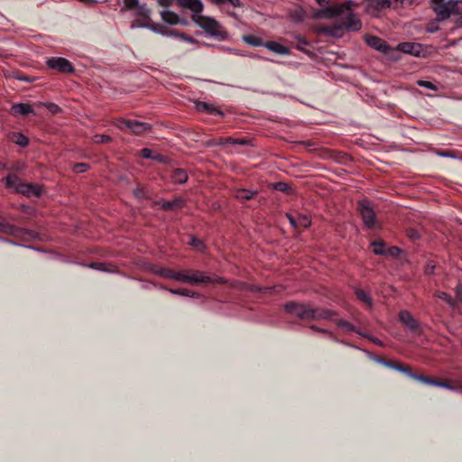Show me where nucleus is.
Masks as SVG:
<instances>
[{"label":"nucleus","instance_id":"obj_42","mask_svg":"<svg viewBox=\"0 0 462 462\" xmlns=\"http://www.w3.org/2000/svg\"><path fill=\"white\" fill-rule=\"evenodd\" d=\"M273 188L276 190H279V191H282V192H284V193H289L290 190L291 189V186L288 183L283 182V181L276 182L273 185Z\"/></svg>","mask_w":462,"mask_h":462},{"label":"nucleus","instance_id":"obj_20","mask_svg":"<svg viewBox=\"0 0 462 462\" xmlns=\"http://www.w3.org/2000/svg\"><path fill=\"white\" fill-rule=\"evenodd\" d=\"M195 107L199 112H207L208 114L213 115H219L223 116V112L219 110L217 107L214 106V105L203 102V101H196L195 102Z\"/></svg>","mask_w":462,"mask_h":462},{"label":"nucleus","instance_id":"obj_24","mask_svg":"<svg viewBox=\"0 0 462 462\" xmlns=\"http://www.w3.org/2000/svg\"><path fill=\"white\" fill-rule=\"evenodd\" d=\"M185 200L181 198H177L171 201H162L161 205V208L163 210H174L180 208L184 206Z\"/></svg>","mask_w":462,"mask_h":462},{"label":"nucleus","instance_id":"obj_22","mask_svg":"<svg viewBox=\"0 0 462 462\" xmlns=\"http://www.w3.org/2000/svg\"><path fill=\"white\" fill-rule=\"evenodd\" d=\"M400 320L410 329L414 330L418 328V322L412 315L407 310H402L399 314Z\"/></svg>","mask_w":462,"mask_h":462},{"label":"nucleus","instance_id":"obj_11","mask_svg":"<svg viewBox=\"0 0 462 462\" xmlns=\"http://www.w3.org/2000/svg\"><path fill=\"white\" fill-rule=\"evenodd\" d=\"M47 66L50 69H56L62 73H72L74 72V67L69 60L61 57H52L47 61Z\"/></svg>","mask_w":462,"mask_h":462},{"label":"nucleus","instance_id":"obj_18","mask_svg":"<svg viewBox=\"0 0 462 462\" xmlns=\"http://www.w3.org/2000/svg\"><path fill=\"white\" fill-rule=\"evenodd\" d=\"M11 114L14 116H27L29 114H33L34 110L30 104L26 103H16L14 104L11 107Z\"/></svg>","mask_w":462,"mask_h":462},{"label":"nucleus","instance_id":"obj_9","mask_svg":"<svg viewBox=\"0 0 462 462\" xmlns=\"http://www.w3.org/2000/svg\"><path fill=\"white\" fill-rule=\"evenodd\" d=\"M222 277H210L201 271H189V284L199 285L202 283H225Z\"/></svg>","mask_w":462,"mask_h":462},{"label":"nucleus","instance_id":"obj_45","mask_svg":"<svg viewBox=\"0 0 462 462\" xmlns=\"http://www.w3.org/2000/svg\"><path fill=\"white\" fill-rule=\"evenodd\" d=\"M417 84L420 87L426 88L433 91H437L439 89L435 84L428 80H418Z\"/></svg>","mask_w":462,"mask_h":462},{"label":"nucleus","instance_id":"obj_55","mask_svg":"<svg viewBox=\"0 0 462 462\" xmlns=\"http://www.w3.org/2000/svg\"><path fill=\"white\" fill-rule=\"evenodd\" d=\"M434 268H435V266H434L433 264H431V263H428V264L426 265V267H425V273H426L427 274H431V273H434Z\"/></svg>","mask_w":462,"mask_h":462},{"label":"nucleus","instance_id":"obj_62","mask_svg":"<svg viewBox=\"0 0 462 462\" xmlns=\"http://www.w3.org/2000/svg\"><path fill=\"white\" fill-rule=\"evenodd\" d=\"M380 363L384 365L387 367H390V368H393V366L395 365V363H393L391 361H386V360H380Z\"/></svg>","mask_w":462,"mask_h":462},{"label":"nucleus","instance_id":"obj_53","mask_svg":"<svg viewBox=\"0 0 462 462\" xmlns=\"http://www.w3.org/2000/svg\"><path fill=\"white\" fill-rule=\"evenodd\" d=\"M174 0H158V3L162 6H171L173 4Z\"/></svg>","mask_w":462,"mask_h":462},{"label":"nucleus","instance_id":"obj_39","mask_svg":"<svg viewBox=\"0 0 462 462\" xmlns=\"http://www.w3.org/2000/svg\"><path fill=\"white\" fill-rule=\"evenodd\" d=\"M456 304L458 302L457 310L462 313V283L457 284L456 287Z\"/></svg>","mask_w":462,"mask_h":462},{"label":"nucleus","instance_id":"obj_21","mask_svg":"<svg viewBox=\"0 0 462 462\" xmlns=\"http://www.w3.org/2000/svg\"><path fill=\"white\" fill-rule=\"evenodd\" d=\"M264 47L280 55H288L290 53L288 47L274 41L265 42Z\"/></svg>","mask_w":462,"mask_h":462},{"label":"nucleus","instance_id":"obj_49","mask_svg":"<svg viewBox=\"0 0 462 462\" xmlns=\"http://www.w3.org/2000/svg\"><path fill=\"white\" fill-rule=\"evenodd\" d=\"M401 253V249L397 246H392L386 250V254L397 257Z\"/></svg>","mask_w":462,"mask_h":462},{"label":"nucleus","instance_id":"obj_54","mask_svg":"<svg viewBox=\"0 0 462 462\" xmlns=\"http://www.w3.org/2000/svg\"><path fill=\"white\" fill-rule=\"evenodd\" d=\"M226 2H228L234 7H241L242 6V3L240 0H226Z\"/></svg>","mask_w":462,"mask_h":462},{"label":"nucleus","instance_id":"obj_57","mask_svg":"<svg viewBox=\"0 0 462 462\" xmlns=\"http://www.w3.org/2000/svg\"><path fill=\"white\" fill-rule=\"evenodd\" d=\"M178 33H180V32L175 31V30H164V34L163 35L177 36L178 37Z\"/></svg>","mask_w":462,"mask_h":462},{"label":"nucleus","instance_id":"obj_17","mask_svg":"<svg viewBox=\"0 0 462 462\" xmlns=\"http://www.w3.org/2000/svg\"><path fill=\"white\" fill-rule=\"evenodd\" d=\"M179 6L189 9L192 14H199L203 11V4L200 0H177Z\"/></svg>","mask_w":462,"mask_h":462},{"label":"nucleus","instance_id":"obj_8","mask_svg":"<svg viewBox=\"0 0 462 462\" xmlns=\"http://www.w3.org/2000/svg\"><path fill=\"white\" fill-rule=\"evenodd\" d=\"M357 208L363 219L364 225L367 228L373 229L378 226L374 210L372 207V203L369 200L363 199L358 201Z\"/></svg>","mask_w":462,"mask_h":462},{"label":"nucleus","instance_id":"obj_40","mask_svg":"<svg viewBox=\"0 0 462 462\" xmlns=\"http://www.w3.org/2000/svg\"><path fill=\"white\" fill-rule=\"evenodd\" d=\"M88 169H89V165L88 163H84V162L75 163L72 167V171L75 173H83V172L87 171Z\"/></svg>","mask_w":462,"mask_h":462},{"label":"nucleus","instance_id":"obj_28","mask_svg":"<svg viewBox=\"0 0 462 462\" xmlns=\"http://www.w3.org/2000/svg\"><path fill=\"white\" fill-rule=\"evenodd\" d=\"M89 267L102 272L114 273L116 272V266L106 263L95 262L89 264Z\"/></svg>","mask_w":462,"mask_h":462},{"label":"nucleus","instance_id":"obj_38","mask_svg":"<svg viewBox=\"0 0 462 462\" xmlns=\"http://www.w3.org/2000/svg\"><path fill=\"white\" fill-rule=\"evenodd\" d=\"M154 273L159 275V276L165 277V278L172 280L173 270L167 269V268H159V269H156L154 271Z\"/></svg>","mask_w":462,"mask_h":462},{"label":"nucleus","instance_id":"obj_33","mask_svg":"<svg viewBox=\"0 0 462 462\" xmlns=\"http://www.w3.org/2000/svg\"><path fill=\"white\" fill-rule=\"evenodd\" d=\"M373 251L375 254L384 255L386 254L385 244L382 241H374L371 244Z\"/></svg>","mask_w":462,"mask_h":462},{"label":"nucleus","instance_id":"obj_3","mask_svg":"<svg viewBox=\"0 0 462 462\" xmlns=\"http://www.w3.org/2000/svg\"><path fill=\"white\" fill-rule=\"evenodd\" d=\"M432 9L438 21L451 18L457 26L462 27V1L461 0H430Z\"/></svg>","mask_w":462,"mask_h":462},{"label":"nucleus","instance_id":"obj_64","mask_svg":"<svg viewBox=\"0 0 462 462\" xmlns=\"http://www.w3.org/2000/svg\"><path fill=\"white\" fill-rule=\"evenodd\" d=\"M457 392L462 393V381L457 380Z\"/></svg>","mask_w":462,"mask_h":462},{"label":"nucleus","instance_id":"obj_25","mask_svg":"<svg viewBox=\"0 0 462 462\" xmlns=\"http://www.w3.org/2000/svg\"><path fill=\"white\" fill-rule=\"evenodd\" d=\"M337 325V327L342 328L343 330L346 331V332H355L358 335L361 336V334H363V332L356 328L353 324H351L350 322L345 320V319H333Z\"/></svg>","mask_w":462,"mask_h":462},{"label":"nucleus","instance_id":"obj_2","mask_svg":"<svg viewBox=\"0 0 462 462\" xmlns=\"http://www.w3.org/2000/svg\"><path fill=\"white\" fill-rule=\"evenodd\" d=\"M284 309L302 320L333 319L337 312L324 308H314L311 305L301 304L294 301L288 302Z\"/></svg>","mask_w":462,"mask_h":462},{"label":"nucleus","instance_id":"obj_1","mask_svg":"<svg viewBox=\"0 0 462 462\" xmlns=\"http://www.w3.org/2000/svg\"><path fill=\"white\" fill-rule=\"evenodd\" d=\"M351 1L345 2L338 5L327 6L324 9L319 10L316 13L315 17L317 18H333L337 16H342L344 19L341 23L344 26V30L350 32H357L362 27L360 19L351 10Z\"/></svg>","mask_w":462,"mask_h":462},{"label":"nucleus","instance_id":"obj_35","mask_svg":"<svg viewBox=\"0 0 462 462\" xmlns=\"http://www.w3.org/2000/svg\"><path fill=\"white\" fill-rule=\"evenodd\" d=\"M134 195L138 199H148L149 198V191H148L146 187L138 185L134 189Z\"/></svg>","mask_w":462,"mask_h":462},{"label":"nucleus","instance_id":"obj_32","mask_svg":"<svg viewBox=\"0 0 462 462\" xmlns=\"http://www.w3.org/2000/svg\"><path fill=\"white\" fill-rule=\"evenodd\" d=\"M311 224L310 217L307 215L300 214L296 217V227H309Z\"/></svg>","mask_w":462,"mask_h":462},{"label":"nucleus","instance_id":"obj_31","mask_svg":"<svg viewBox=\"0 0 462 462\" xmlns=\"http://www.w3.org/2000/svg\"><path fill=\"white\" fill-rule=\"evenodd\" d=\"M243 41L248 45L254 47L264 46L265 43L262 38L257 37L255 35H245L243 37Z\"/></svg>","mask_w":462,"mask_h":462},{"label":"nucleus","instance_id":"obj_15","mask_svg":"<svg viewBox=\"0 0 462 462\" xmlns=\"http://www.w3.org/2000/svg\"><path fill=\"white\" fill-rule=\"evenodd\" d=\"M396 50L418 57L422 51V45L415 42H402L397 45Z\"/></svg>","mask_w":462,"mask_h":462},{"label":"nucleus","instance_id":"obj_19","mask_svg":"<svg viewBox=\"0 0 462 462\" xmlns=\"http://www.w3.org/2000/svg\"><path fill=\"white\" fill-rule=\"evenodd\" d=\"M160 14H161V17L163 20V22H165L171 25H176L179 23H181V24L187 23V22L185 20H180L179 15L172 11L162 10L160 13Z\"/></svg>","mask_w":462,"mask_h":462},{"label":"nucleus","instance_id":"obj_61","mask_svg":"<svg viewBox=\"0 0 462 462\" xmlns=\"http://www.w3.org/2000/svg\"><path fill=\"white\" fill-rule=\"evenodd\" d=\"M289 221H290V224L293 226V227H296V217H293L291 214H287L286 215Z\"/></svg>","mask_w":462,"mask_h":462},{"label":"nucleus","instance_id":"obj_13","mask_svg":"<svg viewBox=\"0 0 462 462\" xmlns=\"http://www.w3.org/2000/svg\"><path fill=\"white\" fill-rule=\"evenodd\" d=\"M317 32L325 36L340 38L344 33V26L341 23H335L333 25H319L316 29Z\"/></svg>","mask_w":462,"mask_h":462},{"label":"nucleus","instance_id":"obj_30","mask_svg":"<svg viewBox=\"0 0 462 462\" xmlns=\"http://www.w3.org/2000/svg\"><path fill=\"white\" fill-rule=\"evenodd\" d=\"M356 295L357 297V299L364 302L365 305H367L368 307H372L373 305V300L372 298L370 297L369 293H367L366 291H365L364 290L362 289H356Z\"/></svg>","mask_w":462,"mask_h":462},{"label":"nucleus","instance_id":"obj_23","mask_svg":"<svg viewBox=\"0 0 462 462\" xmlns=\"http://www.w3.org/2000/svg\"><path fill=\"white\" fill-rule=\"evenodd\" d=\"M188 174L183 169H174L171 172V179L173 183L184 184L188 180Z\"/></svg>","mask_w":462,"mask_h":462},{"label":"nucleus","instance_id":"obj_48","mask_svg":"<svg viewBox=\"0 0 462 462\" xmlns=\"http://www.w3.org/2000/svg\"><path fill=\"white\" fill-rule=\"evenodd\" d=\"M143 26L150 28L152 31L155 32L161 33L162 35L164 34V28L161 24H145Z\"/></svg>","mask_w":462,"mask_h":462},{"label":"nucleus","instance_id":"obj_16","mask_svg":"<svg viewBox=\"0 0 462 462\" xmlns=\"http://www.w3.org/2000/svg\"><path fill=\"white\" fill-rule=\"evenodd\" d=\"M420 382L423 383L425 384H428V385L441 387V388H445V389L451 390V391H456V389H457V381H454L451 383L448 381L440 382V381L433 379L431 377L423 375L422 378H420Z\"/></svg>","mask_w":462,"mask_h":462},{"label":"nucleus","instance_id":"obj_14","mask_svg":"<svg viewBox=\"0 0 462 462\" xmlns=\"http://www.w3.org/2000/svg\"><path fill=\"white\" fill-rule=\"evenodd\" d=\"M365 42L371 48L384 54H388L391 51V47L389 46V44L385 41L377 36H366Z\"/></svg>","mask_w":462,"mask_h":462},{"label":"nucleus","instance_id":"obj_43","mask_svg":"<svg viewBox=\"0 0 462 462\" xmlns=\"http://www.w3.org/2000/svg\"><path fill=\"white\" fill-rule=\"evenodd\" d=\"M139 5L138 0H124V7L121 11L125 10H134Z\"/></svg>","mask_w":462,"mask_h":462},{"label":"nucleus","instance_id":"obj_4","mask_svg":"<svg viewBox=\"0 0 462 462\" xmlns=\"http://www.w3.org/2000/svg\"><path fill=\"white\" fill-rule=\"evenodd\" d=\"M6 188L14 189L16 193L23 194L28 198L40 197L42 187L38 184L24 183L16 174H9L4 180Z\"/></svg>","mask_w":462,"mask_h":462},{"label":"nucleus","instance_id":"obj_36","mask_svg":"<svg viewBox=\"0 0 462 462\" xmlns=\"http://www.w3.org/2000/svg\"><path fill=\"white\" fill-rule=\"evenodd\" d=\"M435 296L439 299L445 300L450 307L456 308V300L445 291H438Z\"/></svg>","mask_w":462,"mask_h":462},{"label":"nucleus","instance_id":"obj_63","mask_svg":"<svg viewBox=\"0 0 462 462\" xmlns=\"http://www.w3.org/2000/svg\"><path fill=\"white\" fill-rule=\"evenodd\" d=\"M17 79L21 81H26V82L32 81V79L28 76H19Z\"/></svg>","mask_w":462,"mask_h":462},{"label":"nucleus","instance_id":"obj_58","mask_svg":"<svg viewBox=\"0 0 462 462\" xmlns=\"http://www.w3.org/2000/svg\"><path fill=\"white\" fill-rule=\"evenodd\" d=\"M152 160L162 162L165 160V157L162 154L156 153L155 155H152Z\"/></svg>","mask_w":462,"mask_h":462},{"label":"nucleus","instance_id":"obj_60","mask_svg":"<svg viewBox=\"0 0 462 462\" xmlns=\"http://www.w3.org/2000/svg\"><path fill=\"white\" fill-rule=\"evenodd\" d=\"M234 141H236V139L228 137V138H226V139H221L218 143L219 144H226V143H232L233 144Z\"/></svg>","mask_w":462,"mask_h":462},{"label":"nucleus","instance_id":"obj_37","mask_svg":"<svg viewBox=\"0 0 462 462\" xmlns=\"http://www.w3.org/2000/svg\"><path fill=\"white\" fill-rule=\"evenodd\" d=\"M135 10H136V15L138 17H141L144 20L149 19L150 11L144 5H139Z\"/></svg>","mask_w":462,"mask_h":462},{"label":"nucleus","instance_id":"obj_34","mask_svg":"<svg viewBox=\"0 0 462 462\" xmlns=\"http://www.w3.org/2000/svg\"><path fill=\"white\" fill-rule=\"evenodd\" d=\"M172 280L184 283H189V271H173Z\"/></svg>","mask_w":462,"mask_h":462},{"label":"nucleus","instance_id":"obj_50","mask_svg":"<svg viewBox=\"0 0 462 462\" xmlns=\"http://www.w3.org/2000/svg\"><path fill=\"white\" fill-rule=\"evenodd\" d=\"M361 337L367 338L368 340L374 342V344H376L378 346H383V342L380 339H378L369 334L363 333V334H361Z\"/></svg>","mask_w":462,"mask_h":462},{"label":"nucleus","instance_id":"obj_46","mask_svg":"<svg viewBox=\"0 0 462 462\" xmlns=\"http://www.w3.org/2000/svg\"><path fill=\"white\" fill-rule=\"evenodd\" d=\"M14 142H15L18 145H20V146H22V147H25V146H27V145H28V143H29V140H28V138H27L25 135H23V134H18L16 135V139L14 140Z\"/></svg>","mask_w":462,"mask_h":462},{"label":"nucleus","instance_id":"obj_12","mask_svg":"<svg viewBox=\"0 0 462 462\" xmlns=\"http://www.w3.org/2000/svg\"><path fill=\"white\" fill-rule=\"evenodd\" d=\"M365 12L372 16H377L383 9L391 5V0H365Z\"/></svg>","mask_w":462,"mask_h":462},{"label":"nucleus","instance_id":"obj_51","mask_svg":"<svg viewBox=\"0 0 462 462\" xmlns=\"http://www.w3.org/2000/svg\"><path fill=\"white\" fill-rule=\"evenodd\" d=\"M141 156L145 159H152V152L149 148H143L140 152Z\"/></svg>","mask_w":462,"mask_h":462},{"label":"nucleus","instance_id":"obj_47","mask_svg":"<svg viewBox=\"0 0 462 462\" xmlns=\"http://www.w3.org/2000/svg\"><path fill=\"white\" fill-rule=\"evenodd\" d=\"M310 328L311 329L315 330V331H318V332H320V333L327 334V335H328V336H329V337H331V338H333V339L337 340V339H336V337H335V335L333 334V332H331V331H329V330H328V329L319 328V327H318V326H316V325H311Z\"/></svg>","mask_w":462,"mask_h":462},{"label":"nucleus","instance_id":"obj_6","mask_svg":"<svg viewBox=\"0 0 462 462\" xmlns=\"http://www.w3.org/2000/svg\"><path fill=\"white\" fill-rule=\"evenodd\" d=\"M0 232L14 238L29 242L37 239L38 234L32 230L18 227L9 223L4 217L0 216Z\"/></svg>","mask_w":462,"mask_h":462},{"label":"nucleus","instance_id":"obj_59","mask_svg":"<svg viewBox=\"0 0 462 462\" xmlns=\"http://www.w3.org/2000/svg\"><path fill=\"white\" fill-rule=\"evenodd\" d=\"M281 288H282V286H280V285H279V286H275V287H273V288H271V287H264V288L263 289V292H272V291H279V290H278V289H281Z\"/></svg>","mask_w":462,"mask_h":462},{"label":"nucleus","instance_id":"obj_44","mask_svg":"<svg viewBox=\"0 0 462 462\" xmlns=\"http://www.w3.org/2000/svg\"><path fill=\"white\" fill-rule=\"evenodd\" d=\"M189 245L195 247L198 251H202L205 247L203 242L194 236L190 237Z\"/></svg>","mask_w":462,"mask_h":462},{"label":"nucleus","instance_id":"obj_26","mask_svg":"<svg viewBox=\"0 0 462 462\" xmlns=\"http://www.w3.org/2000/svg\"><path fill=\"white\" fill-rule=\"evenodd\" d=\"M393 369L394 370H397L399 372H402V373H404L406 374L409 377L414 379V380H417L420 382V378H422L423 375H420V374H414L411 367L409 366H404L401 363H395V365L393 366Z\"/></svg>","mask_w":462,"mask_h":462},{"label":"nucleus","instance_id":"obj_10","mask_svg":"<svg viewBox=\"0 0 462 462\" xmlns=\"http://www.w3.org/2000/svg\"><path fill=\"white\" fill-rule=\"evenodd\" d=\"M116 126L120 129L125 127L135 134H142L151 128V125L148 123L133 119H121L118 121Z\"/></svg>","mask_w":462,"mask_h":462},{"label":"nucleus","instance_id":"obj_5","mask_svg":"<svg viewBox=\"0 0 462 462\" xmlns=\"http://www.w3.org/2000/svg\"><path fill=\"white\" fill-rule=\"evenodd\" d=\"M191 19L210 36L217 37L220 40H224L227 37V32L222 29L221 24L214 18L199 14H192Z\"/></svg>","mask_w":462,"mask_h":462},{"label":"nucleus","instance_id":"obj_7","mask_svg":"<svg viewBox=\"0 0 462 462\" xmlns=\"http://www.w3.org/2000/svg\"><path fill=\"white\" fill-rule=\"evenodd\" d=\"M0 232L14 238L29 242L37 239L38 234L32 230L18 227L9 223L4 217L0 216Z\"/></svg>","mask_w":462,"mask_h":462},{"label":"nucleus","instance_id":"obj_56","mask_svg":"<svg viewBox=\"0 0 462 462\" xmlns=\"http://www.w3.org/2000/svg\"><path fill=\"white\" fill-rule=\"evenodd\" d=\"M178 37H180V38H181V39H183V40H185L187 42H194V39L192 37L188 36V35H186L184 33H181V32L178 33Z\"/></svg>","mask_w":462,"mask_h":462},{"label":"nucleus","instance_id":"obj_52","mask_svg":"<svg viewBox=\"0 0 462 462\" xmlns=\"http://www.w3.org/2000/svg\"><path fill=\"white\" fill-rule=\"evenodd\" d=\"M46 107L51 111L52 114H56L60 111V108L58 105L54 103H47Z\"/></svg>","mask_w":462,"mask_h":462},{"label":"nucleus","instance_id":"obj_41","mask_svg":"<svg viewBox=\"0 0 462 462\" xmlns=\"http://www.w3.org/2000/svg\"><path fill=\"white\" fill-rule=\"evenodd\" d=\"M112 141L111 136L106 134H96L93 136V142L96 143H107Z\"/></svg>","mask_w":462,"mask_h":462},{"label":"nucleus","instance_id":"obj_27","mask_svg":"<svg viewBox=\"0 0 462 462\" xmlns=\"http://www.w3.org/2000/svg\"><path fill=\"white\" fill-rule=\"evenodd\" d=\"M257 193V190L241 189L236 191L235 197L241 200H249L252 199Z\"/></svg>","mask_w":462,"mask_h":462},{"label":"nucleus","instance_id":"obj_29","mask_svg":"<svg viewBox=\"0 0 462 462\" xmlns=\"http://www.w3.org/2000/svg\"><path fill=\"white\" fill-rule=\"evenodd\" d=\"M167 290L171 293L175 294V295L186 296V297H190V298H199L200 297L199 293H198L196 291H192L188 289H167Z\"/></svg>","mask_w":462,"mask_h":462}]
</instances>
